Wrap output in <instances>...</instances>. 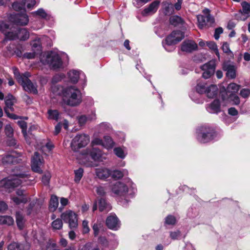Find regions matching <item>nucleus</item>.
<instances>
[{
    "label": "nucleus",
    "instance_id": "f257e3e1",
    "mask_svg": "<svg viewBox=\"0 0 250 250\" xmlns=\"http://www.w3.org/2000/svg\"><path fill=\"white\" fill-rule=\"evenodd\" d=\"M28 175L23 172H17L0 181V188L10 189L16 188L28 179Z\"/></svg>",
    "mask_w": 250,
    "mask_h": 250
},
{
    "label": "nucleus",
    "instance_id": "f03ea898",
    "mask_svg": "<svg viewBox=\"0 0 250 250\" xmlns=\"http://www.w3.org/2000/svg\"><path fill=\"white\" fill-rule=\"evenodd\" d=\"M13 70L15 78L25 91L34 94H38L37 85L36 83H33L29 79L30 76L29 72L21 74L17 68H14Z\"/></svg>",
    "mask_w": 250,
    "mask_h": 250
},
{
    "label": "nucleus",
    "instance_id": "7ed1b4c3",
    "mask_svg": "<svg viewBox=\"0 0 250 250\" xmlns=\"http://www.w3.org/2000/svg\"><path fill=\"white\" fill-rule=\"evenodd\" d=\"M62 100L67 105L77 106L82 102L81 91L74 86L68 87L63 91Z\"/></svg>",
    "mask_w": 250,
    "mask_h": 250
},
{
    "label": "nucleus",
    "instance_id": "20e7f679",
    "mask_svg": "<svg viewBox=\"0 0 250 250\" xmlns=\"http://www.w3.org/2000/svg\"><path fill=\"white\" fill-rule=\"evenodd\" d=\"M9 25L5 22L0 24V30L5 35L7 39L10 40L19 39L20 41H26L29 38V32L26 28H19L15 32L8 31Z\"/></svg>",
    "mask_w": 250,
    "mask_h": 250
},
{
    "label": "nucleus",
    "instance_id": "39448f33",
    "mask_svg": "<svg viewBox=\"0 0 250 250\" xmlns=\"http://www.w3.org/2000/svg\"><path fill=\"white\" fill-rule=\"evenodd\" d=\"M41 61L43 63L48 64L52 69L56 70L62 66V62L59 55L55 52L48 53L44 60L42 59Z\"/></svg>",
    "mask_w": 250,
    "mask_h": 250
},
{
    "label": "nucleus",
    "instance_id": "423d86ee",
    "mask_svg": "<svg viewBox=\"0 0 250 250\" xmlns=\"http://www.w3.org/2000/svg\"><path fill=\"white\" fill-rule=\"evenodd\" d=\"M215 136L214 129L210 127L203 126L197 130V139L201 143H206L212 140Z\"/></svg>",
    "mask_w": 250,
    "mask_h": 250
},
{
    "label": "nucleus",
    "instance_id": "0eeeda50",
    "mask_svg": "<svg viewBox=\"0 0 250 250\" xmlns=\"http://www.w3.org/2000/svg\"><path fill=\"white\" fill-rule=\"evenodd\" d=\"M89 142V137L85 134H78L72 140L71 147L74 151H77L80 148L84 147Z\"/></svg>",
    "mask_w": 250,
    "mask_h": 250
},
{
    "label": "nucleus",
    "instance_id": "6e6552de",
    "mask_svg": "<svg viewBox=\"0 0 250 250\" xmlns=\"http://www.w3.org/2000/svg\"><path fill=\"white\" fill-rule=\"evenodd\" d=\"M61 217L65 223L68 224L70 229H74L77 228V215L74 211L71 210H66L61 214Z\"/></svg>",
    "mask_w": 250,
    "mask_h": 250
},
{
    "label": "nucleus",
    "instance_id": "1a4fd4ad",
    "mask_svg": "<svg viewBox=\"0 0 250 250\" xmlns=\"http://www.w3.org/2000/svg\"><path fill=\"white\" fill-rule=\"evenodd\" d=\"M113 193L119 196H124L128 192V187L121 182H115L110 185Z\"/></svg>",
    "mask_w": 250,
    "mask_h": 250
},
{
    "label": "nucleus",
    "instance_id": "9d476101",
    "mask_svg": "<svg viewBox=\"0 0 250 250\" xmlns=\"http://www.w3.org/2000/svg\"><path fill=\"white\" fill-rule=\"evenodd\" d=\"M10 20L16 25L22 26L27 25L29 22V18L25 10L23 13L11 15Z\"/></svg>",
    "mask_w": 250,
    "mask_h": 250
},
{
    "label": "nucleus",
    "instance_id": "9b49d317",
    "mask_svg": "<svg viewBox=\"0 0 250 250\" xmlns=\"http://www.w3.org/2000/svg\"><path fill=\"white\" fill-rule=\"evenodd\" d=\"M200 68L203 71L202 77L204 79L210 78L214 73L215 64L214 61H209L201 66Z\"/></svg>",
    "mask_w": 250,
    "mask_h": 250
},
{
    "label": "nucleus",
    "instance_id": "f8f14e48",
    "mask_svg": "<svg viewBox=\"0 0 250 250\" xmlns=\"http://www.w3.org/2000/svg\"><path fill=\"white\" fill-rule=\"evenodd\" d=\"M184 38L183 32L181 31H174L167 36L166 39V42L167 45H170L174 44L181 41Z\"/></svg>",
    "mask_w": 250,
    "mask_h": 250
},
{
    "label": "nucleus",
    "instance_id": "ddd939ff",
    "mask_svg": "<svg viewBox=\"0 0 250 250\" xmlns=\"http://www.w3.org/2000/svg\"><path fill=\"white\" fill-rule=\"evenodd\" d=\"M43 164V159L38 152H35L31 161V168L33 171L42 173L41 166Z\"/></svg>",
    "mask_w": 250,
    "mask_h": 250
},
{
    "label": "nucleus",
    "instance_id": "4468645a",
    "mask_svg": "<svg viewBox=\"0 0 250 250\" xmlns=\"http://www.w3.org/2000/svg\"><path fill=\"white\" fill-rule=\"evenodd\" d=\"M197 44L193 41H185L181 44V50L187 53H191L197 49Z\"/></svg>",
    "mask_w": 250,
    "mask_h": 250
},
{
    "label": "nucleus",
    "instance_id": "2eb2a0df",
    "mask_svg": "<svg viewBox=\"0 0 250 250\" xmlns=\"http://www.w3.org/2000/svg\"><path fill=\"white\" fill-rule=\"evenodd\" d=\"M106 224L107 227L111 229L117 230L120 227L119 221L116 215L109 216L106 220Z\"/></svg>",
    "mask_w": 250,
    "mask_h": 250
},
{
    "label": "nucleus",
    "instance_id": "dca6fc26",
    "mask_svg": "<svg viewBox=\"0 0 250 250\" xmlns=\"http://www.w3.org/2000/svg\"><path fill=\"white\" fill-rule=\"evenodd\" d=\"M160 4V1L156 0L151 3L148 7L144 9L142 11V14L144 16H146L148 15H152L155 13L158 7Z\"/></svg>",
    "mask_w": 250,
    "mask_h": 250
},
{
    "label": "nucleus",
    "instance_id": "f3484780",
    "mask_svg": "<svg viewBox=\"0 0 250 250\" xmlns=\"http://www.w3.org/2000/svg\"><path fill=\"white\" fill-rule=\"evenodd\" d=\"M7 248L8 250H29L30 245L26 242L23 243L13 242L8 246Z\"/></svg>",
    "mask_w": 250,
    "mask_h": 250
},
{
    "label": "nucleus",
    "instance_id": "a211bd4d",
    "mask_svg": "<svg viewBox=\"0 0 250 250\" xmlns=\"http://www.w3.org/2000/svg\"><path fill=\"white\" fill-rule=\"evenodd\" d=\"M20 156L15 151H12L10 154L4 156V164H14L19 163L18 158Z\"/></svg>",
    "mask_w": 250,
    "mask_h": 250
},
{
    "label": "nucleus",
    "instance_id": "6ab92c4d",
    "mask_svg": "<svg viewBox=\"0 0 250 250\" xmlns=\"http://www.w3.org/2000/svg\"><path fill=\"white\" fill-rule=\"evenodd\" d=\"M208 111L211 113H217L220 112V103L219 100H214L207 108Z\"/></svg>",
    "mask_w": 250,
    "mask_h": 250
},
{
    "label": "nucleus",
    "instance_id": "aec40b11",
    "mask_svg": "<svg viewBox=\"0 0 250 250\" xmlns=\"http://www.w3.org/2000/svg\"><path fill=\"white\" fill-rule=\"evenodd\" d=\"M96 174L100 179H106L110 175V170L106 168L100 167L96 169Z\"/></svg>",
    "mask_w": 250,
    "mask_h": 250
},
{
    "label": "nucleus",
    "instance_id": "412c9836",
    "mask_svg": "<svg viewBox=\"0 0 250 250\" xmlns=\"http://www.w3.org/2000/svg\"><path fill=\"white\" fill-rule=\"evenodd\" d=\"M222 98L223 101H232L235 104H238L240 103V99L238 96L235 94H229V95H224L222 94Z\"/></svg>",
    "mask_w": 250,
    "mask_h": 250
},
{
    "label": "nucleus",
    "instance_id": "4be33fe9",
    "mask_svg": "<svg viewBox=\"0 0 250 250\" xmlns=\"http://www.w3.org/2000/svg\"><path fill=\"white\" fill-rule=\"evenodd\" d=\"M240 85L235 83H230L227 87L226 91L225 92V94L226 95H229V94H235L236 93L239 89Z\"/></svg>",
    "mask_w": 250,
    "mask_h": 250
},
{
    "label": "nucleus",
    "instance_id": "5701e85b",
    "mask_svg": "<svg viewBox=\"0 0 250 250\" xmlns=\"http://www.w3.org/2000/svg\"><path fill=\"white\" fill-rule=\"evenodd\" d=\"M169 22L171 24L176 26L180 25H183L184 23V20L181 17L178 16H171L169 19Z\"/></svg>",
    "mask_w": 250,
    "mask_h": 250
},
{
    "label": "nucleus",
    "instance_id": "b1692460",
    "mask_svg": "<svg viewBox=\"0 0 250 250\" xmlns=\"http://www.w3.org/2000/svg\"><path fill=\"white\" fill-rule=\"evenodd\" d=\"M68 75L71 81L74 83H76L78 81L80 75V72L76 70H72L68 73Z\"/></svg>",
    "mask_w": 250,
    "mask_h": 250
},
{
    "label": "nucleus",
    "instance_id": "393cba45",
    "mask_svg": "<svg viewBox=\"0 0 250 250\" xmlns=\"http://www.w3.org/2000/svg\"><path fill=\"white\" fill-rule=\"evenodd\" d=\"M18 125L20 126V127L22 129V133L24 136L25 140L26 143H30V141L28 139V135L26 132L27 129V123L23 121H19L17 122Z\"/></svg>",
    "mask_w": 250,
    "mask_h": 250
},
{
    "label": "nucleus",
    "instance_id": "a878e982",
    "mask_svg": "<svg viewBox=\"0 0 250 250\" xmlns=\"http://www.w3.org/2000/svg\"><path fill=\"white\" fill-rule=\"evenodd\" d=\"M111 208L110 206L106 202L104 199L101 198L99 200V209L100 211L108 212Z\"/></svg>",
    "mask_w": 250,
    "mask_h": 250
},
{
    "label": "nucleus",
    "instance_id": "bb28decb",
    "mask_svg": "<svg viewBox=\"0 0 250 250\" xmlns=\"http://www.w3.org/2000/svg\"><path fill=\"white\" fill-rule=\"evenodd\" d=\"M16 223L18 228L21 229L24 227L25 222L24 218L21 213L20 212H17L16 214Z\"/></svg>",
    "mask_w": 250,
    "mask_h": 250
},
{
    "label": "nucleus",
    "instance_id": "cd10ccee",
    "mask_svg": "<svg viewBox=\"0 0 250 250\" xmlns=\"http://www.w3.org/2000/svg\"><path fill=\"white\" fill-rule=\"evenodd\" d=\"M208 98H212L217 94V87L215 85H211L208 86L206 93Z\"/></svg>",
    "mask_w": 250,
    "mask_h": 250
},
{
    "label": "nucleus",
    "instance_id": "c85d7f7f",
    "mask_svg": "<svg viewBox=\"0 0 250 250\" xmlns=\"http://www.w3.org/2000/svg\"><path fill=\"white\" fill-rule=\"evenodd\" d=\"M59 205V201L56 196H52L50 201L49 209L51 211H55Z\"/></svg>",
    "mask_w": 250,
    "mask_h": 250
},
{
    "label": "nucleus",
    "instance_id": "c756f323",
    "mask_svg": "<svg viewBox=\"0 0 250 250\" xmlns=\"http://www.w3.org/2000/svg\"><path fill=\"white\" fill-rule=\"evenodd\" d=\"M163 5L164 9V14L166 15L171 14L174 11L173 5L167 2H164Z\"/></svg>",
    "mask_w": 250,
    "mask_h": 250
},
{
    "label": "nucleus",
    "instance_id": "7c9ffc66",
    "mask_svg": "<svg viewBox=\"0 0 250 250\" xmlns=\"http://www.w3.org/2000/svg\"><path fill=\"white\" fill-rule=\"evenodd\" d=\"M95 114H93L91 117H87L85 115H82L78 117L79 124L80 125H84L87 121H92L95 119Z\"/></svg>",
    "mask_w": 250,
    "mask_h": 250
},
{
    "label": "nucleus",
    "instance_id": "2f4dec72",
    "mask_svg": "<svg viewBox=\"0 0 250 250\" xmlns=\"http://www.w3.org/2000/svg\"><path fill=\"white\" fill-rule=\"evenodd\" d=\"M91 158L95 161L99 160L102 156V152L99 149L93 147L90 152Z\"/></svg>",
    "mask_w": 250,
    "mask_h": 250
},
{
    "label": "nucleus",
    "instance_id": "473e14b6",
    "mask_svg": "<svg viewBox=\"0 0 250 250\" xmlns=\"http://www.w3.org/2000/svg\"><path fill=\"white\" fill-rule=\"evenodd\" d=\"M104 144H103V146L107 149L112 148L114 145V143L111 137L108 136H105L104 137Z\"/></svg>",
    "mask_w": 250,
    "mask_h": 250
},
{
    "label": "nucleus",
    "instance_id": "72a5a7b5",
    "mask_svg": "<svg viewBox=\"0 0 250 250\" xmlns=\"http://www.w3.org/2000/svg\"><path fill=\"white\" fill-rule=\"evenodd\" d=\"M128 174V171L126 169H123V171L118 170H114L112 173V177L114 178L120 179L125 175Z\"/></svg>",
    "mask_w": 250,
    "mask_h": 250
},
{
    "label": "nucleus",
    "instance_id": "f704fd0d",
    "mask_svg": "<svg viewBox=\"0 0 250 250\" xmlns=\"http://www.w3.org/2000/svg\"><path fill=\"white\" fill-rule=\"evenodd\" d=\"M227 71V76L231 79H233L236 76V73L234 67L232 65H228L227 66L226 69Z\"/></svg>",
    "mask_w": 250,
    "mask_h": 250
},
{
    "label": "nucleus",
    "instance_id": "c9c22d12",
    "mask_svg": "<svg viewBox=\"0 0 250 250\" xmlns=\"http://www.w3.org/2000/svg\"><path fill=\"white\" fill-rule=\"evenodd\" d=\"M74 181L78 183L83 176V169L82 168H79L78 169L74 170Z\"/></svg>",
    "mask_w": 250,
    "mask_h": 250
},
{
    "label": "nucleus",
    "instance_id": "e433bc0d",
    "mask_svg": "<svg viewBox=\"0 0 250 250\" xmlns=\"http://www.w3.org/2000/svg\"><path fill=\"white\" fill-rule=\"evenodd\" d=\"M51 225L53 229H61L62 228L63 223L62 219L57 218L54 220L51 223Z\"/></svg>",
    "mask_w": 250,
    "mask_h": 250
},
{
    "label": "nucleus",
    "instance_id": "4c0bfd02",
    "mask_svg": "<svg viewBox=\"0 0 250 250\" xmlns=\"http://www.w3.org/2000/svg\"><path fill=\"white\" fill-rule=\"evenodd\" d=\"M48 119L57 121L59 119V113L57 110L49 109L48 110Z\"/></svg>",
    "mask_w": 250,
    "mask_h": 250
},
{
    "label": "nucleus",
    "instance_id": "58836bf2",
    "mask_svg": "<svg viewBox=\"0 0 250 250\" xmlns=\"http://www.w3.org/2000/svg\"><path fill=\"white\" fill-rule=\"evenodd\" d=\"M208 87L206 83H199L196 86V90L198 93L203 94L206 93Z\"/></svg>",
    "mask_w": 250,
    "mask_h": 250
},
{
    "label": "nucleus",
    "instance_id": "ea45409f",
    "mask_svg": "<svg viewBox=\"0 0 250 250\" xmlns=\"http://www.w3.org/2000/svg\"><path fill=\"white\" fill-rule=\"evenodd\" d=\"M8 97V99H6L5 101L6 106L4 108H7L8 110H10L11 111H13L14 108L13 105L14 104L12 101L13 96L12 95H9Z\"/></svg>",
    "mask_w": 250,
    "mask_h": 250
},
{
    "label": "nucleus",
    "instance_id": "a19ab883",
    "mask_svg": "<svg viewBox=\"0 0 250 250\" xmlns=\"http://www.w3.org/2000/svg\"><path fill=\"white\" fill-rule=\"evenodd\" d=\"M242 7V13L244 15H248L250 13V3L246 1L241 3Z\"/></svg>",
    "mask_w": 250,
    "mask_h": 250
},
{
    "label": "nucleus",
    "instance_id": "79ce46f5",
    "mask_svg": "<svg viewBox=\"0 0 250 250\" xmlns=\"http://www.w3.org/2000/svg\"><path fill=\"white\" fill-rule=\"evenodd\" d=\"M11 199L16 205H19L21 203L25 204L27 202V199L24 196L20 197L13 196L11 197Z\"/></svg>",
    "mask_w": 250,
    "mask_h": 250
},
{
    "label": "nucleus",
    "instance_id": "37998d69",
    "mask_svg": "<svg viewBox=\"0 0 250 250\" xmlns=\"http://www.w3.org/2000/svg\"><path fill=\"white\" fill-rule=\"evenodd\" d=\"M51 177V174L48 171L45 172L42 175V181L44 185H48L49 184Z\"/></svg>",
    "mask_w": 250,
    "mask_h": 250
},
{
    "label": "nucleus",
    "instance_id": "c03bdc74",
    "mask_svg": "<svg viewBox=\"0 0 250 250\" xmlns=\"http://www.w3.org/2000/svg\"><path fill=\"white\" fill-rule=\"evenodd\" d=\"M22 3L24 9L25 6L28 9H31L35 6L36 1L35 0H23Z\"/></svg>",
    "mask_w": 250,
    "mask_h": 250
},
{
    "label": "nucleus",
    "instance_id": "a18cd8bd",
    "mask_svg": "<svg viewBox=\"0 0 250 250\" xmlns=\"http://www.w3.org/2000/svg\"><path fill=\"white\" fill-rule=\"evenodd\" d=\"M5 135L7 138H10L13 136V129L10 125H6L4 128Z\"/></svg>",
    "mask_w": 250,
    "mask_h": 250
},
{
    "label": "nucleus",
    "instance_id": "49530a36",
    "mask_svg": "<svg viewBox=\"0 0 250 250\" xmlns=\"http://www.w3.org/2000/svg\"><path fill=\"white\" fill-rule=\"evenodd\" d=\"M115 154L118 157L124 159L125 157V154L124 151L121 147H116L114 149Z\"/></svg>",
    "mask_w": 250,
    "mask_h": 250
},
{
    "label": "nucleus",
    "instance_id": "de8ad7c7",
    "mask_svg": "<svg viewBox=\"0 0 250 250\" xmlns=\"http://www.w3.org/2000/svg\"><path fill=\"white\" fill-rule=\"evenodd\" d=\"M14 223L13 219L9 216H2V225H11Z\"/></svg>",
    "mask_w": 250,
    "mask_h": 250
},
{
    "label": "nucleus",
    "instance_id": "09e8293b",
    "mask_svg": "<svg viewBox=\"0 0 250 250\" xmlns=\"http://www.w3.org/2000/svg\"><path fill=\"white\" fill-rule=\"evenodd\" d=\"M197 20L199 27L203 28L206 24V17L202 15H198L197 16Z\"/></svg>",
    "mask_w": 250,
    "mask_h": 250
},
{
    "label": "nucleus",
    "instance_id": "8fccbe9b",
    "mask_svg": "<svg viewBox=\"0 0 250 250\" xmlns=\"http://www.w3.org/2000/svg\"><path fill=\"white\" fill-rule=\"evenodd\" d=\"M12 7L16 11L23 10V12H24V10H25L22 2H15L12 4Z\"/></svg>",
    "mask_w": 250,
    "mask_h": 250
},
{
    "label": "nucleus",
    "instance_id": "3c124183",
    "mask_svg": "<svg viewBox=\"0 0 250 250\" xmlns=\"http://www.w3.org/2000/svg\"><path fill=\"white\" fill-rule=\"evenodd\" d=\"M32 47L34 50H39L41 48V42L40 39H36L32 43Z\"/></svg>",
    "mask_w": 250,
    "mask_h": 250
},
{
    "label": "nucleus",
    "instance_id": "603ef678",
    "mask_svg": "<svg viewBox=\"0 0 250 250\" xmlns=\"http://www.w3.org/2000/svg\"><path fill=\"white\" fill-rule=\"evenodd\" d=\"M207 46L211 49L215 51L216 54L219 57V54L217 49V46L216 44L213 42H207Z\"/></svg>",
    "mask_w": 250,
    "mask_h": 250
},
{
    "label": "nucleus",
    "instance_id": "864d4df0",
    "mask_svg": "<svg viewBox=\"0 0 250 250\" xmlns=\"http://www.w3.org/2000/svg\"><path fill=\"white\" fill-rule=\"evenodd\" d=\"M34 14L39 16V17L43 19L46 18L47 16V14L45 12L44 10L42 8L38 9L37 11L35 12Z\"/></svg>",
    "mask_w": 250,
    "mask_h": 250
},
{
    "label": "nucleus",
    "instance_id": "5fc2aeb1",
    "mask_svg": "<svg viewBox=\"0 0 250 250\" xmlns=\"http://www.w3.org/2000/svg\"><path fill=\"white\" fill-rule=\"evenodd\" d=\"M165 222L168 225H174L176 223V219L173 216L168 215L166 218Z\"/></svg>",
    "mask_w": 250,
    "mask_h": 250
},
{
    "label": "nucleus",
    "instance_id": "6e6d98bb",
    "mask_svg": "<svg viewBox=\"0 0 250 250\" xmlns=\"http://www.w3.org/2000/svg\"><path fill=\"white\" fill-rule=\"evenodd\" d=\"M102 227L101 223H95L92 226V229L94 231V234L95 236H97L99 234V229Z\"/></svg>",
    "mask_w": 250,
    "mask_h": 250
},
{
    "label": "nucleus",
    "instance_id": "4d7b16f0",
    "mask_svg": "<svg viewBox=\"0 0 250 250\" xmlns=\"http://www.w3.org/2000/svg\"><path fill=\"white\" fill-rule=\"evenodd\" d=\"M6 144L8 146H15L17 144V141L13 137L7 138L6 141Z\"/></svg>",
    "mask_w": 250,
    "mask_h": 250
},
{
    "label": "nucleus",
    "instance_id": "13d9d810",
    "mask_svg": "<svg viewBox=\"0 0 250 250\" xmlns=\"http://www.w3.org/2000/svg\"><path fill=\"white\" fill-rule=\"evenodd\" d=\"M64 77V75L63 74H57L53 77L52 83H57L61 81Z\"/></svg>",
    "mask_w": 250,
    "mask_h": 250
},
{
    "label": "nucleus",
    "instance_id": "bf43d9fd",
    "mask_svg": "<svg viewBox=\"0 0 250 250\" xmlns=\"http://www.w3.org/2000/svg\"><path fill=\"white\" fill-rule=\"evenodd\" d=\"M88 222L86 220H83L82 223V226H83V233H88L90 229L88 225Z\"/></svg>",
    "mask_w": 250,
    "mask_h": 250
},
{
    "label": "nucleus",
    "instance_id": "052dcab7",
    "mask_svg": "<svg viewBox=\"0 0 250 250\" xmlns=\"http://www.w3.org/2000/svg\"><path fill=\"white\" fill-rule=\"evenodd\" d=\"M240 94L243 98H248L250 95V90L248 88H244L240 91Z\"/></svg>",
    "mask_w": 250,
    "mask_h": 250
},
{
    "label": "nucleus",
    "instance_id": "680f3d73",
    "mask_svg": "<svg viewBox=\"0 0 250 250\" xmlns=\"http://www.w3.org/2000/svg\"><path fill=\"white\" fill-rule=\"evenodd\" d=\"M181 235V232L179 230H176L173 232H170V236L171 239L175 240L178 238Z\"/></svg>",
    "mask_w": 250,
    "mask_h": 250
},
{
    "label": "nucleus",
    "instance_id": "e2e57ef3",
    "mask_svg": "<svg viewBox=\"0 0 250 250\" xmlns=\"http://www.w3.org/2000/svg\"><path fill=\"white\" fill-rule=\"evenodd\" d=\"M223 32V28L222 27L217 28L215 30L214 35V38L216 40H218L219 38V35L222 34Z\"/></svg>",
    "mask_w": 250,
    "mask_h": 250
},
{
    "label": "nucleus",
    "instance_id": "0e129e2a",
    "mask_svg": "<svg viewBox=\"0 0 250 250\" xmlns=\"http://www.w3.org/2000/svg\"><path fill=\"white\" fill-rule=\"evenodd\" d=\"M4 111L5 113L6 114L7 116L12 119H18L19 118V117L13 113H10L9 110H8L7 108H4Z\"/></svg>",
    "mask_w": 250,
    "mask_h": 250
},
{
    "label": "nucleus",
    "instance_id": "69168bd1",
    "mask_svg": "<svg viewBox=\"0 0 250 250\" xmlns=\"http://www.w3.org/2000/svg\"><path fill=\"white\" fill-rule=\"evenodd\" d=\"M222 48L224 52L226 53H229L230 52V50L229 49V44L225 42L223 44L222 46Z\"/></svg>",
    "mask_w": 250,
    "mask_h": 250
},
{
    "label": "nucleus",
    "instance_id": "338daca9",
    "mask_svg": "<svg viewBox=\"0 0 250 250\" xmlns=\"http://www.w3.org/2000/svg\"><path fill=\"white\" fill-rule=\"evenodd\" d=\"M81 250H99V249L97 247L92 248L91 246V244H87L83 247Z\"/></svg>",
    "mask_w": 250,
    "mask_h": 250
},
{
    "label": "nucleus",
    "instance_id": "774afa93",
    "mask_svg": "<svg viewBox=\"0 0 250 250\" xmlns=\"http://www.w3.org/2000/svg\"><path fill=\"white\" fill-rule=\"evenodd\" d=\"M92 144H93V145H102L103 146V144H104V141L100 139H99V138H95V139H94L92 142Z\"/></svg>",
    "mask_w": 250,
    "mask_h": 250
}]
</instances>
